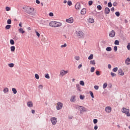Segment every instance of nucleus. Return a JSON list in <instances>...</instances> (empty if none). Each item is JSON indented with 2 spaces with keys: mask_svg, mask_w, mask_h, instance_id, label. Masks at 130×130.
<instances>
[{
  "mask_svg": "<svg viewBox=\"0 0 130 130\" xmlns=\"http://www.w3.org/2000/svg\"><path fill=\"white\" fill-rule=\"evenodd\" d=\"M68 6H72V2L71 1H69L68 2Z\"/></svg>",
  "mask_w": 130,
  "mask_h": 130,
  "instance_id": "47",
  "label": "nucleus"
},
{
  "mask_svg": "<svg viewBox=\"0 0 130 130\" xmlns=\"http://www.w3.org/2000/svg\"><path fill=\"white\" fill-rule=\"evenodd\" d=\"M7 24H9V25H11L12 24V20L8 19L7 21Z\"/></svg>",
  "mask_w": 130,
  "mask_h": 130,
  "instance_id": "34",
  "label": "nucleus"
},
{
  "mask_svg": "<svg viewBox=\"0 0 130 130\" xmlns=\"http://www.w3.org/2000/svg\"><path fill=\"white\" fill-rule=\"evenodd\" d=\"M94 129L95 130H97L98 129V126H97V125H95L94 127Z\"/></svg>",
  "mask_w": 130,
  "mask_h": 130,
  "instance_id": "57",
  "label": "nucleus"
},
{
  "mask_svg": "<svg viewBox=\"0 0 130 130\" xmlns=\"http://www.w3.org/2000/svg\"><path fill=\"white\" fill-rule=\"evenodd\" d=\"M26 13L29 15H32L34 13V8H27L26 9Z\"/></svg>",
  "mask_w": 130,
  "mask_h": 130,
  "instance_id": "2",
  "label": "nucleus"
},
{
  "mask_svg": "<svg viewBox=\"0 0 130 130\" xmlns=\"http://www.w3.org/2000/svg\"><path fill=\"white\" fill-rule=\"evenodd\" d=\"M98 10H99V11H101V10H102V7L101 6V5H98L96 7Z\"/></svg>",
  "mask_w": 130,
  "mask_h": 130,
  "instance_id": "27",
  "label": "nucleus"
},
{
  "mask_svg": "<svg viewBox=\"0 0 130 130\" xmlns=\"http://www.w3.org/2000/svg\"><path fill=\"white\" fill-rule=\"evenodd\" d=\"M115 15L117 17H119V16H120V13L119 12L117 11L115 13Z\"/></svg>",
  "mask_w": 130,
  "mask_h": 130,
  "instance_id": "39",
  "label": "nucleus"
},
{
  "mask_svg": "<svg viewBox=\"0 0 130 130\" xmlns=\"http://www.w3.org/2000/svg\"><path fill=\"white\" fill-rule=\"evenodd\" d=\"M80 99H81V100H84V99H85V96L82 95H80Z\"/></svg>",
  "mask_w": 130,
  "mask_h": 130,
  "instance_id": "37",
  "label": "nucleus"
},
{
  "mask_svg": "<svg viewBox=\"0 0 130 130\" xmlns=\"http://www.w3.org/2000/svg\"><path fill=\"white\" fill-rule=\"evenodd\" d=\"M98 122V120H97V119H93V123H94V124H96V123H97Z\"/></svg>",
  "mask_w": 130,
  "mask_h": 130,
  "instance_id": "45",
  "label": "nucleus"
},
{
  "mask_svg": "<svg viewBox=\"0 0 130 130\" xmlns=\"http://www.w3.org/2000/svg\"><path fill=\"white\" fill-rule=\"evenodd\" d=\"M82 67H83V66L82 65V64H79V66L78 67V69H81V68H82Z\"/></svg>",
  "mask_w": 130,
  "mask_h": 130,
  "instance_id": "59",
  "label": "nucleus"
},
{
  "mask_svg": "<svg viewBox=\"0 0 130 130\" xmlns=\"http://www.w3.org/2000/svg\"><path fill=\"white\" fill-rule=\"evenodd\" d=\"M49 16H50V17H53V13L50 12V13L49 14Z\"/></svg>",
  "mask_w": 130,
  "mask_h": 130,
  "instance_id": "52",
  "label": "nucleus"
},
{
  "mask_svg": "<svg viewBox=\"0 0 130 130\" xmlns=\"http://www.w3.org/2000/svg\"><path fill=\"white\" fill-rule=\"evenodd\" d=\"M36 3L38 4H40V1H39V0H36Z\"/></svg>",
  "mask_w": 130,
  "mask_h": 130,
  "instance_id": "60",
  "label": "nucleus"
},
{
  "mask_svg": "<svg viewBox=\"0 0 130 130\" xmlns=\"http://www.w3.org/2000/svg\"><path fill=\"white\" fill-rule=\"evenodd\" d=\"M3 91H4V93H8V92H9V88L6 87V88H4Z\"/></svg>",
  "mask_w": 130,
  "mask_h": 130,
  "instance_id": "28",
  "label": "nucleus"
},
{
  "mask_svg": "<svg viewBox=\"0 0 130 130\" xmlns=\"http://www.w3.org/2000/svg\"><path fill=\"white\" fill-rule=\"evenodd\" d=\"M76 88L78 91H79L80 92H81V86H80V84H76Z\"/></svg>",
  "mask_w": 130,
  "mask_h": 130,
  "instance_id": "20",
  "label": "nucleus"
},
{
  "mask_svg": "<svg viewBox=\"0 0 130 130\" xmlns=\"http://www.w3.org/2000/svg\"><path fill=\"white\" fill-rule=\"evenodd\" d=\"M109 35L110 37L113 38V37H114V36H115V31H114V30L111 31L109 32Z\"/></svg>",
  "mask_w": 130,
  "mask_h": 130,
  "instance_id": "10",
  "label": "nucleus"
},
{
  "mask_svg": "<svg viewBox=\"0 0 130 130\" xmlns=\"http://www.w3.org/2000/svg\"><path fill=\"white\" fill-rule=\"evenodd\" d=\"M109 13H110V9L108 7L106 8L105 9V13L106 14V15H108Z\"/></svg>",
  "mask_w": 130,
  "mask_h": 130,
  "instance_id": "13",
  "label": "nucleus"
},
{
  "mask_svg": "<svg viewBox=\"0 0 130 130\" xmlns=\"http://www.w3.org/2000/svg\"><path fill=\"white\" fill-rule=\"evenodd\" d=\"M114 7H112L111 9V12H114Z\"/></svg>",
  "mask_w": 130,
  "mask_h": 130,
  "instance_id": "61",
  "label": "nucleus"
},
{
  "mask_svg": "<svg viewBox=\"0 0 130 130\" xmlns=\"http://www.w3.org/2000/svg\"><path fill=\"white\" fill-rule=\"evenodd\" d=\"M88 23H94V19L93 18H89L88 19Z\"/></svg>",
  "mask_w": 130,
  "mask_h": 130,
  "instance_id": "21",
  "label": "nucleus"
},
{
  "mask_svg": "<svg viewBox=\"0 0 130 130\" xmlns=\"http://www.w3.org/2000/svg\"><path fill=\"white\" fill-rule=\"evenodd\" d=\"M118 74L120 76H124V73H123V71H122V70L120 69L118 70Z\"/></svg>",
  "mask_w": 130,
  "mask_h": 130,
  "instance_id": "15",
  "label": "nucleus"
},
{
  "mask_svg": "<svg viewBox=\"0 0 130 130\" xmlns=\"http://www.w3.org/2000/svg\"><path fill=\"white\" fill-rule=\"evenodd\" d=\"M45 78H46V79H50V77L49 76V74H48V73L45 74Z\"/></svg>",
  "mask_w": 130,
  "mask_h": 130,
  "instance_id": "26",
  "label": "nucleus"
},
{
  "mask_svg": "<svg viewBox=\"0 0 130 130\" xmlns=\"http://www.w3.org/2000/svg\"><path fill=\"white\" fill-rule=\"evenodd\" d=\"M63 106V104L60 102H58L56 106V109L57 110H60V109H61L62 108V106Z\"/></svg>",
  "mask_w": 130,
  "mask_h": 130,
  "instance_id": "7",
  "label": "nucleus"
},
{
  "mask_svg": "<svg viewBox=\"0 0 130 130\" xmlns=\"http://www.w3.org/2000/svg\"><path fill=\"white\" fill-rule=\"evenodd\" d=\"M27 106L28 107H33V103H32V102H28Z\"/></svg>",
  "mask_w": 130,
  "mask_h": 130,
  "instance_id": "17",
  "label": "nucleus"
},
{
  "mask_svg": "<svg viewBox=\"0 0 130 130\" xmlns=\"http://www.w3.org/2000/svg\"><path fill=\"white\" fill-rule=\"evenodd\" d=\"M35 33H36V35L38 36V37H40V34H39L38 31L35 30Z\"/></svg>",
  "mask_w": 130,
  "mask_h": 130,
  "instance_id": "46",
  "label": "nucleus"
},
{
  "mask_svg": "<svg viewBox=\"0 0 130 130\" xmlns=\"http://www.w3.org/2000/svg\"><path fill=\"white\" fill-rule=\"evenodd\" d=\"M6 11H7V12H9V11H11V8H10L9 7H6Z\"/></svg>",
  "mask_w": 130,
  "mask_h": 130,
  "instance_id": "41",
  "label": "nucleus"
},
{
  "mask_svg": "<svg viewBox=\"0 0 130 130\" xmlns=\"http://www.w3.org/2000/svg\"><path fill=\"white\" fill-rule=\"evenodd\" d=\"M121 111L123 113H125L127 116H130L129 110L125 108L122 109Z\"/></svg>",
  "mask_w": 130,
  "mask_h": 130,
  "instance_id": "3",
  "label": "nucleus"
},
{
  "mask_svg": "<svg viewBox=\"0 0 130 130\" xmlns=\"http://www.w3.org/2000/svg\"><path fill=\"white\" fill-rule=\"evenodd\" d=\"M77 37L78 38H84V32L81 31H79L77 32Z\"/></svg>",
  "mask_w": 130,
  "mask_h": 130,
  "instance_id": "8",
  "label": "nucleus"
},
{
  "mask_svg": "<svg viewBox=\"0 0 130 130\" xmlns=\"http://www.w3.org/2000/svg\"><path fill=\"white\" fill-rule=\"evenodd\" d=\"M127 49H130V43H128V45H127Z\"/></svg>",
  "mask_w": 130,
  "mask_h": 130,
  "instance_id": "53",
  "label": "nucleus"
},
{
  "mask_svg": "<svg viewBox=\"0 0 130 130\" xmlns=\"http://www.w3.org/2000/svg\"><path fill=\"white\" fill-rule=\"evenodd\" d=\"M125 64L128 65L130 64V58H127L125 60Z\"/></svg>",
  "mask_w": 130,
  "mask_h": 130,
  "instance_id": "16",
  "label": "nucleus"
},
{
  "mask_svg": "<svg viewBox=\"0 0 130 130\" xmlns=\"http://www.w3.org/2000/svg\"><path fill=\"white\" fill-rule=\"evenodd\" d=\"M108 7H109V8H111V7H112V4L111 3V2L108 3Z\"/></svg>",
  "mask_w": 130,
  "mask_h": 130,
  "instance_id": "43",
  "label": "nucleus"
},
{
  "mask_svg": "<svg viewBox=\"0 0 130 130\" xmlns=\"http://www.w3.org/2000/svg\"><path fill=\"white\" fill-rule=\"evenodd\" d=\"M80 85H81V86H85V82H84V81H80Z\"/></svg>",
  "mask_w": 130,
  "mask_h": 130,
  "instance_id": "31",
  "label": "nucleus"
},
{
  "mask_svg": "<svg viewBox=\"0 0 130 130\" xmlns=\"http://www.w3.org/2000/svg\"><path fill=\"white\" fill-rule=\"evenodd\" d=\"M94 88L95 90H98V89H99V86H97V85H95L94 86Z\"/></svg>",
  "mask_w": 130,
  "mask_h": 130,
  "instance_id": "51",
  "label": "nucleus"
},
{
  "mask_svg": "<svg viewBox=\"0 0 130 130\" xmlns=\"http://www.w3.org/2000/svg\"><path fill=\"white\" fill-rule=\"evenodd\" d=\"M105 48H106V49H112L111 47H108Z\"/></svg>",
  "mask_w": 130,
  "mask_h": 130,
  "instance_id": "63",
  "label": "nucleus"
},
{
  "mask_svg": "<svg viewBox=\"0 0 130 130\" xmlns=\"http://www.w3.org/2000/svg\"><path fill=\"white\" fill-rule=\"evenodd\" d=\"M50 120H51L53 125H55V124H56V122H57V118H56L55 117L51 118Z\"/></svg>",
  "mask_w": 130,
  "mask_h": 130,
  "instance_id": "6",
  "label": "nucleus"
},
{
  "mask_svg": "<svg viewBox=\"0 0 130 130\" xmlns=\"http://www.w3.org/2000/svg\"><path fill=\"white\" fill-rule=\"evenodd\" d=\"M41 23L42 24V25H48V23H47V21H46L44 20H42L41 21Z\"/></svg>",
  "mask_w": 130,
  "mask_h": 130,
  "instance_id": "22",
  "label": "nucleus"
},
{
  "mask_svg": "<svg viewBox=\"0 0 130 130\" xmlns=\"http://www.w3.org/2000/svg\"><path fill=\"white\" fill-rule=\"evenodd\" d=\"M61 25L62 24L61 22H58L57 21H51L49 23V26H50V27H53L54 28L61 27Z\"/></svg>",
  "mask_w": 130,
  "mask_h": 130,
  "instance_id": "1",
  "label": "nucleus"
},
{
  "mask_svg": "<svg viewBox=\"0 0 130 130\" xmlns=\"http://www.w3.org/2000/svg\"><path fill=\"white\" fill-rule=\"evenodd\" d=\"M69 71H65L64 70H62L60 71V77H63L64 75H67V74H68Z\"/></svg>",
  "mask_w": 130,
  "mask_h": 130,
  "instance_id": "5",
  "label": "nucleus"
},
{
  "mask_svg": "<svg viewBox=\"0 0 130 130\" xmlns=\"http://www.w3.org/2000/svg\"><path fill=\"white\" fill-rule=\"evenodd\" d=\"M35 77L36 78V79H37V80H39V75L37 74H36L35 75Z\"/></svg>",
  "mask_w": 130,
  "mask_h": 130,
  "instance_id": "35",
  "label": "nucleus"
},
{
  "mask_svg": "<svg viewBox=\"0 0 130 130\" xmlns=\"http://www.w3.org/2000/svg\"><path fill=\"white\" fill-rule=\"evenodd\" d=\"M112 110V109L110 106H108L105 108V111L107 113H110Z\"/></svg>",
  "mask_w": 130,
  "mask_h": 130,
  "instance_id": "9",
  "label": "nucleus"
},
{
  "mask_svg": "<svg viewBox=\"0 0 130 130\" xmlns=\"http://www.w3.org/2000/svg\"><path fill=\"white\" fill-rule=\"evenodd\" d=\"M76 10H80L81 9V4L80 3H77L75 5Z\"/></svg>",
  "mask_w": 130,
  "mask_h": 130,
  "instance_id": "11",
  "label": "nucleus"
},
{
  "mask_svg": "<svg viewBox=\"0 0 130 130\" xmlns=\"http://www.w3.org/2000/svg\"><path fill=\"white\" fill-rule=\"evenodd\" d=\"M108 69H111V65L110 64H109L108 65Z\"/></svg>",
  "mask_w": 130,
  "mask_h": 130,
  "instance_id": "62",
  "label": "nucleus"
},
{
  "mask_svg": "<svg viewBox=\"0 0 130 130\" xmlns=\"http://www.w3.org/2000/svg\"><path fill=\"white\" fill-rule=\"evenodd\" d=\"M66 22L67 23H74V18L73 17H70V18L66 19Z\"/></svg>",
  "mask_w": 130,
  "mask_h": 130,
  "instance_id": "12",
  "label": "nucleus"
},
{
  "mask_svg": "<svg viewBox=\"0 0 130 130\" xmlns=\"http://www.w3.org/2000/svg\"><path fill=\"white\" fill-rule=\"evenodd\" d=\"M67 44H64V45H62L61 46V48H63V47H66Z\"/></svg>",
  "mask_w": 130,
  "mask_h": 130,
  "instance_id": "56",
  "label": "nucleus"
},
{
  "mask_svg": "<svg viewBox=\"0 0 130 130\" xmlns=\"http://www.w3.org/2000/svg\"><path fill=\"white\" fill-rule=\"evenodd\" d=\"M95 71V68L94 67H91L90 69L91 73H94Z\"/></svg>",
  "mask_w": 130,
  "mask_h": 130,
  "instance_id": "38",
  "label": "nucleus"
},
{
  "mask_svg": "<svg viewBox=\"0 0 130 130\" xmlns=\"http://www.w3.org/2000/svg\"><path fill=\"white\" fill-rule=\"evenodd\" d=\"M14 66L15 64H14V63H11L8 64V67H9V68H14Z\"/></svg>",
  "mask_w": 130,
  "mask_h": 130,
  "instance_id": "24",
  "label": "nucleus"
},
{
  "mask_svg": "<svg viewBox=\"0 0 130 130\" xmlns=\"http://www.w3.org/2000/svg\"><path fill=\"white\" fill-rule=\"evenodd\" d=\"M10 44H11V45H14V44H15V41H14V40H10Z\"/></svg>",
  "mask_w": 130,
  "mask_h": 130,
  "instance_id": "30",
  "label": "nucleus"
},
{
  "mask_svg": "<svg viewBox=\"0 0 130 130\" xmlns=\"http://www.w3.org/2000/svg\"><path fill=\"white\" fill-rule=\"evenodd\" d=\"M98 14V12L96 11V10H94V11L92 12V14L93 16H97Z\"/></svg>",
  "mask_w": 130,
  "mask_h": 130,
  "instance_id": "23",
  "label": "nucleus"
},
{
  "mask_svg": "<svg viewBox=\"0 0 130 130\" xmlns=\"http://www.w3.org/2000/svg\"><path fill=\"white\" fill-rule=\"evenodd\" d=\"M107 86H108V84H107V83H105L103 84V89H105V88H106V87H107Z\"/></svg>",
  "mask_w": 130,
  "mask_h": 130,
  "instance_id": "36",
  "label": "nucleus"
},
{
  "mask_svg": "<svg viewBox=\"0 0 130 130\" xmlns=\"http://www.w3.org/2000/svg\"><path fill=\"white\" fill-rule=\"evenodd\" d=\"M89 93L90 94V95L92 98H94V94H93V92L92 91H90Z\"/></svg>",
  "mask_w": 130,
  "mask_h": 130,
  "instance_id": "50",
  "label": "nucleus"
},
{
  "mask_svg": "<svg viewBox=\"0 0 130 130\" xmlns=\"http://www.w3.org/2000/svg\"><path fill=\"white\" fill-rule=\"evenodd\" d=\"M70 101L71 102H75V101H76V96H72L71 98Z\"/></svg>",
  "mask_w": 130,
  "mask_h": 130,
  "instance_id": "19",
  "label": "nucleus"
},
{
  "mask_svg": "<svg viewBox=\"0 0 130 130\" xmlns=\"http://www.w3.org/2000/svg\"><path fill=\"white\" fill-rule=\"evenodd\" d=\"M11 28V25H7L5 27V28L7 29V30H9V29H10Z\"/></svg>",
  "mask_w": 130,
  "mask_h": 130,
  "instance_id": "32",
  "label": "nucleus"
},
{
  "mask_svg": "<svg viewBox=\"0 0 130 130\" xmlns=\"http://www.w3.org/2000/svg\"><path fill=\"white\" fill-rule=\"evenodd\" d=\"M39 88L41 89H43V86L42 85H40L39 86Z\"/></svg>",
  "mask_w": 130,
  "mask_h": 130,
  "instance_id": "54",
  "label": "nucleus"
},
{
  "mask_svg": "<svg viewBox=\"0 0 130 130\" xmlns=\"http://www.w3.org/2000/svg\"><path fill=\"white\" fill-rule=\"evenodd\" d=\"M19 27H22V22H20L19 24Z\"/></svg>",
  "mask_w": 130,
  "mask_h": 130,
  "instance_id": "64",
  "label": "nucleus"
},
{
  "mask_svg": "<svg viewBox=\"0 0 130 130\" xmlns=\"http://www.w3.org/2000/svg\"><path fill=\"white\" fill-rule=\"evenodd\" d=\"M95 74L97 75V76H100V72L99 71H96Z\"/></svg>",
  "mask_w": 130,
  "mask_h": 130,
  "instance_id": "55",
  "label": "nucleus"
},
{
  "mask_svg": "<svg viewBox=\"0 0 130 130\" xmlns=\"http://www.w3.org/2000/svg\"><path fill=\"white\" fill-rule=\"evenodd\" d=\"M76 109H79L80 111H87V110L84 107L76 105L75 106Z\"/></svg>",
  "mask_w": 130,
  "mask_h": 130,
  "instance_id": "4",
  "label": "nucleus"
},
{
  "mask_svg": "<svg viewBox=\"0 0 130 130\" xmlns=\"http://www.w3.org/2000/svg\"><path fill=\"white\" fill-rule=\"evenodd\" d=\"M114 44H115V45H119V41L115 40L114 42Z\"/></svg>",
  "mask_w": 130,
  "mask_h": 130,
  "instance_id": "29",
  "label": "nucleus"
},
{
  "mask_svg": "<svg viewBox=\"0 0 130 130\" xmlns=\"http://www.w3.org/2000/svg\"><path fill=\"white\" fill-rule=\"evenodd\" d=\"M93 54H90V56L88 57V59L91 60L93 59Z\"/></svg>",
  "mask_w": 130,
  "mask_h": 130,
  "instance_id": "40",
  "label": "nucleus"
},
{
  "mask_svg": "<svg viewBox=\"0 0 130 130\" xmlns=\"http://www.w3.org/2000/svg\"><path fill=\"white\" fill-rule=\"evenodd\" d=\"M90 64H93V66H95L96 64V62H95V60H92L90 61Z\"/></svg>",
  "mask_w": 130,
  "mask_h": 130,
  "instance_id": "25",
  "label": "nucleus"
},
{
  "mask_svg": "<svg viewBox=\"0 0 130 130\" xmlns=\"http://www.w3.org/2000/svg\"><path fill=\"white\" fill-rule=\"evenodd\" d=\"M18 31L19 32V33H21V34H24V33H25V30H23V29L22 28V27H20Z\"/></svg>",
  "mask_w": 130,
  "mask_h": 130,
  "instance_id": "18",
  "label": "nucleus"
},
{
  "mask_svg": "<svg viewBox=\"0 0 130 130\" xmlns=\"http://www.w3.org/2000/svg\"><path fill=\"white\" fill-rule=\"evenodd\" d=\"M11 49H16V47L14 46H12L10 47Z\"/></svg>",
  "mask_w": 130,
  "mask_h": 130,
  "instance_id": "58",
  "label": "nucleus"
},
{
  "mask_svg": "<svg viewBox=\"0 0 130 130\" xmlns=\"http://www.w3.org/2000/svg\"><path fill=\"white\" fill-rule=\"evenodd\" d=\"M86 12H87V10L85 8H83L81 11V14L85 15Z\"/></svg>",
  "mask_w": 130,
  "mask_h": 130,
  "instance_id": "14",
  "label": "nucleus"
},
{
  "mask_svg": "<svg viewBox=\"0 0 130 130\" xmlns=\"http://www.w3.org/2000/svg\"><path fill=\"white\" fill-rule=\"evenodd\" d=\"M111 75L112 77H115L116 76V74L115 73H113L111 72Z\"/></svg>",
  "mask_w": 130,
  "mask_h": 130,
  "instance_id": "48",
  "label": "nucleus"
},
{
  "mask_svg": "<svg viewBox=\"0 0 130 130\" xmlns=\"http://www.w3.org/2000/svg\"><path fill=\"white\" fill-rule=\"evenodd\" d=\"M118 70V68H114L113 69V72H114L115 73H116V72H117Z\"/></svg>",
  "mask_w": 130,
  "mask_h": 130,
  "instance_id": "42",
  "label": "nucleus"
},
{
  "mask_svg": "<svg viewBox=\"0 0 130 130\" xmlns=\"http://www.w3.org/2000/svg\"><path fill=\"white\" fill-rule=\"evenodd\" d=\"M12 91L14 94H17V89H16V88H12Z\"/></svg>",
  "mask_w": 130,
  "mask_h": 130,
  "instance_id": "33",
  "label": "nucleus"
},
{
  "mask_svg": "<svg viewBox=\"0 0 130 130\" xmlns=\"http://www.w3.org/2000/svg\"><path fill=\"white\" fill-rule=\"evenodd\" d=\"M75 59H76V60H80V57L79 56H75Z\"/></svg>",
  "mask_w": 130,
  "mask_h": 130,
  "instance_id": "49",
  "label": "nucleus"
},
{
  "mask_svg": "<svg viewBox=\"0 0 130 130\" xmlns=\"http://www.w3.org/2000/svg\"><path fill=\"white\" fill-rule=\"evenodd\" d=\"M88 5L89 6H92V5H93V1H89Z\"/></svg>",
  "mask_w": 130,
  "mask_h": 130,
  "instance_id": "44",
  "label": "nucleus"
}]
</instances>
